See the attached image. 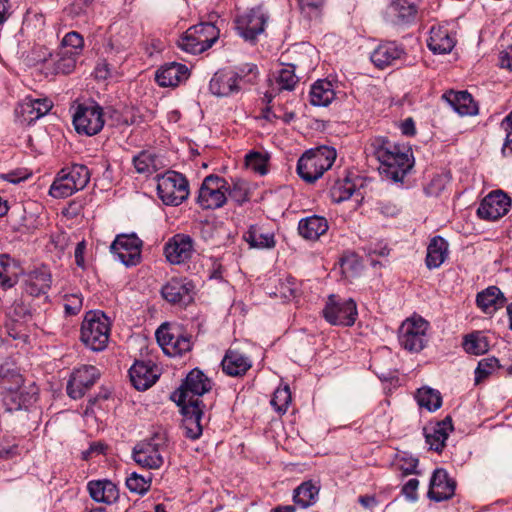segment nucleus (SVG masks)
<instances>
[{
  "label": "nucleus",
  "mask_w": 512,
  "mask_h": 512,
  "mask_svg": "<svg viewBox=\"0 0 512 512\" xmlns=\"http://www.w3.org/2000/svg\"><path fill=\"white\" fill-rule=\"evenodd\" d=\"M489 347V340L481 331L472 332L464 337L463 348L469 354H485Z\"/></svg>",
  "instance_id": "41"
},
{
  "label": "nucleus",
  "mask_w": 512,
  "mask_h": 512,
  "mask_svg": "<svg viewBox=\"0 0 512 512\" xmlns=\"http://www.w3.org/2000/svg\"><path fill=\"white\" fill-rule=\"evenodd\" d=\"M143 242L135 234L118 235L110 246L111 253L125 266H136L141 260Z\"/></svg>",
  "instance_id": "13"
},
{
  "label": "nucleus",
  "mask_w": 512,
  "mask_h": 512,
  "mask_svg": "<svg viewBox=\"0 0 512 512\" xmlns=\"http://www.w3.org/2000/svg\"><path fill=\"white\" fill-rule=\"evenodd\" d=\"M356 187V183L348 177H345L343 180H337L330 188L332 201L335 203H341L350 199L356 192Z\"/></svg>",
  "instance_id": "43"
},
{
  "label": "nucleus",
  "mask_w": 512,
  "mask_h": 512,
  "mask_svg": "<svg viewBox=\"0 0 512 512\" xmlns=\"http://www.w3.org/2000/svg\"><path fill=\"white\" fill-rule=\"evenodd\" d=\"M328 229L327 219L319 215L302 218L298 223L299 235L309 241L318 240Z\"/></svg>",
  "instance_id": "27"
},
{
  "label": "nucleus",
  "mask_w": 512,
  "mask_h": 512,
  "mask_svg": "<svg viewBox=\"0 0 512 512\" xmlns=\"http://www.w3.org/2000/svg\"><path fill=\"white\" fill-rule=\"evenodd\" d=\"M110 334V321L99 310L86 313L81 325V340L92 351H102L106 348Z\"/></svg>",
  "instance_id": "3"
},
{
  "label": "nucleus",
  "mask_w": 512,
  "mask_h": 512,
  "mask_svg": "<svg viewBox=\"0 0 512 512\" xmlns=\"http://www.w3.org/2000/svg\"><path fill=\"white\" fill-rule=\"evenodd\" d=\"M87 489L96 502L111 504L119 497L117 486L110 480H93L88 482Z\"/></svg>",
  "instance_id": "30"
},
{
  "label": "nucleus",
  "mask_w": 512,
  "mask_h": 512,
  "mask_svg": "<svg viewBox=\"0 0 512 512\" xmlns=\"http://www.w3.org/2000/svg\"><path fill=\"white\" fill-rule=\"evenodd\" d=\"M133 165L138 173L151 174L158 169V159L148 151H141L133 157Z\"/></svg>",
  "instance_id": "46"
},
{
  "label": "nucleus",
  "mask_w": 512,
  "mask_h": 512,
  "mask_svg": "<svg viewBox=\"0 0 512 512\" xmlns=\"http://www.w3.org/2000/svg\"><path fill=\"white\" fill-rule=\"evenodd\" d=\"M38 389L34 385L25 387L21 385V389L15 390L12 394L5 396L4 403L9 411L20 410L27 408L30 404L36 401Z\"/></svg>",
  "instance_id": "33"
},
{
  "label": "nucleus",
  "mask_w": 512,
  "mask_h": 512,
  "mask_svg": "<svg viewBox=\"0 0 512 512\" xmlns=\"http://www.w3.org/2000/svg\"><path fill=\"white\" fill-rule=\"evenodd\" d=\"M511 199L503 191L489 193L480 203L477 215L484 220H497L509 212Z\"/></svg>",
  "instance_id": "16"
},
{
  "label": "nucleus",
  "mask_w": 512,
  "mask_h": 512,
  "mask_svg": "<svg viewBox=\"0 0 512 512\" xmlns=\"http://www.w3.org/2000/svg\"><path fill=\"white\" fill-rule=\"evenodd\" d=\"M28 177L29 174L22 169L13 170L1 175L2 179L12 184H18L21 181L26 180Z\"/></svg>",
  "instance_id": "63"
},
{
  "label": "nucleus",
  "mask_w": 512,
  "mask_h": 512,
  "mask_svg": "<svg viewBox=\"0 0 512 512\" xmlns=\"http://www.w3.org/2000/svg\"><path fill=\"white\" fill-rule=\"evenodd\" d=\"M189 76L186 65L170 62L162 65L155 74V80L161 87H175Z\"/></svg>",
  "instance_id": "25"
},
{
  "label": "nucleus",
  "mask_w": 512,
  "mask_h": 512,
  "mask_svg": "<svg viewBox=\"0 0 512 512\" xmlns=\"http://www.w3.org/2000/svg\"><path fill=\"white\" fill-rule=\"evenodd\" d=\"M20 108L24 120L31 123L46 115L52 108V102L47 98H26Z\"/></svg>",
  "instance_id": "35"
},
{
  "label": "nucleus",
  "mask_w": 512,
  "mask_h": 512,
  "mask_svg": "<svg viewBox=\"0 0 512 512\" xmlns=\"http://www.w3.org/2000/svg\"><path fill=\"white\" fill-rule=\"evenodd\" d=\"M420 8V0H392L386 9L391 21L406 25L415 21Z\"/></svg>",
  "instance_id": "20"
},
{
  "label": "nucleus",
  "mask_w": 512,
  "mask_h": 512,
  "mask_svg": "<svg viewBox=\"0 0 512 512\" xmlns=\"http://www.w3.org/2000/svg\"><path fill=\"white\" fill-rule=\"evenodd\" d=\"M500 127L506 133L501 152L504 157H510L512 156V111L501 121Z\"/></svg>",
  "instance_id": "57"
},
{
  "label": "nucleus",
  "mask_w": 512,
  "mask_h": 512,
  "mask_svg": "<svg viewBox=\"0 0 512 512\" xmlns=\"http://www.w3.org/2000/svg\"><path fill=\"white\" fill-rule=\"evenodd\" d=\"M448 178L445 175L434 176L424 191L427 196L438 197L446 188Z\"/></svg>",
  "instance_id": "59"
},
{
  "label": "nucleus",
  "mask_w": 512,
  "mask_h": 512,
  "mask_svg": "<svg viewBox=\"0 0 512 512\" xmlns=\"http://www.w3.org/2000/svg\"><path fill=\"white\" fill-rule=\"evenodd\" d=\"M270 403L278 413H285L291 403V391L289 386L277 388Z\"/></svg>",
  "instance_id": "53"
},
{
  "label": "nucleus",
  "mask_w": 512,
  "mask_h": 512,
  "mask_svg": "<svg viewBox=\"0 0 512 512\" xmlns=\"http://www.w3.org/2000/svg\"><path fill=\"white\" fill-rule=\"evenodd\" d=\"M227 180L211 174L204 178L198 192L197 203L203 209H217L226 201Z\"/></svg>",
  "instance_id": "11"
},
{
  "label": "nucleus",
  "mask_w": 512,
  "mask_h": 512,
  "mask_svg": "<svg viewBox=\"0 0 512 512\" xmlns=\"http://www.w3.org/2000/svg\"><path fill=\"white\" fill-rule=\"evenodd\" d=\"M166 446L167 438L165 434L157 432L149 439L135 445L132 451V458L143 468L159 469L164 463L162 452Z\"/></svg>",
  "instance_id": "7"
},
{
  "label": "nucleus",
  "mask_w": 512,
  "mask_h": 512,
  "mask_svg": "<svg viewBox=\"0 0 512 512\" xmlns=\"http://www.w3.org/2000/svg\"><path fill=\"white\" fill-rule=\"evenodd\" d=\"M323 316L332 325L352 326L358 316L356 302L332 294L323 309Z\"/></svg>",
  "instance_id": "8"
},
{
  "label": "nucleus",
  "mask_w": 512,
  "mask_h": 512,
  "mask_svg": "<svg viewBox=\"0 0 512 512\" xmlns=\"http://www.w3.org/2000/svg\"><path fill=\"white\" fill-rule=\"evenodd\" d=\"M429 323L422 317L406 319L399 329V343L409 352H420L427 343Z\"/></svg>",
  "instance_id": "10"
},
{
  "label": "nucleus",
  "mask_w": 512,
  "mask_h": 512,
  "mask_svg": "<svg viewBox=\"0 0 512 512\" xmlns=\"http://www.w3.org/2000/svg\"><path fill=\"white\" fill-rule=\"evenodd\" d=\"M107 448H108V446L101 441L93 442L90 444L89 448L82 453L83 459L87 460L93 454H96V455L104 454L105 451L107 450Z\"/></svg>",
  "instance_id": "64"
},
{
  "label": "nucleus",
  "mask_w": 512,
  "mask_h": 512,
  "mask_svg": "<svg viewBox=\"0 0 512 512\" xmlns=\"http://www.w3.org/2000/svg\"><path fill=\"white\" fill-rule=\"evenodd\" d=\"M30 218H32V215L28 217L23 207H19L17 211L13 210L10 215L13 230L21 233L33 230L35 225L30 221Z\"/></svg>",
  "instance_id": "50"
},
{
  "label": "nucleus",
  "mask_w": 512,
  "mask_h": 512,
  "mask_svg": "<svg viewBox=\"0 0 512 512\" xmlns=\"http://www.w3.org/2000/svg\"><path fill=\"white\" fill-rule=\"evenodd\" d=\"M132 385L140 391L150 388L158 379V370L151 362L136 361L129 369Z\"/></svg>",
  "instance_id": "24"
},
{
  "label": "nucleus",
  "mask_w": 512,
  "mask_h": 512,
  "mask_svg": "<svg viewBox=\"0 0 512 512\" xmlns=\"http://www.w3.org/2000/svg\"><path fill=\"white\" fill-rule=\"evenodd\" d=\"M443 99L461 116L475 115L478 107L467 91H449L443 94Z\"/></svg>",
  "instance_id": "28"
},
{
  "label": "nucleus",
  "mask_w": 512,
  "mask_h": 512,
  "mask_svg": "<svg viewBox=\"0 0 512 512\" xmlns=\"http://www.w3.org/2000/svg\"><path fill=\"white\" fill-rule=\"evenodd\" d=\"M90 180L89 169L82 164L63 168L53 181L49 194L54 198H66L86 187Z\"/></svg>",
  "instance_id": "4"
},
{
  "label": "nucleus",
  "mask_w": 512,
  "mask_h": 512,
  "mask_svg": "<svg viewBox=\"0 0 512 512\" xmlns=\"http://www.w3.org/2000/svg\"><path fill=\"white\" fill-rule=\"evenodd\" d=\"M310 103L313 106L326 107L335 98L333 85L328 80L316 81L310 89Z\"/></svg>",
  "instance_id": "37"
},
{
  "label": "nucleus",
  "mask_w": 512,
  "mask_h": 512,
  "mask_svg": "<svg viewBox=\"0 0 512 512\" xmlns=\"http://www.w3.org/2000/svg\"><path fill=\"white\" fill-rule=\"evenodd\" d=\"M372 145L374 154L380 162V174L392 182H403L414 166L410 148L393 143L385 137L376 138Z\"/></svg>",
  "instance_id": "1"
},
{
  "label": "nucleus",
  "mask_w": 512,
  "mask_h": 512,
  "mask_svg": "<svg viewBox=\"0 0 512 512\" xmlns=\"http://www.w3.org/2000/svg\"><path fill=\"white\" fill-rule=\"evenodd\" d=\"M225 190L227 199L230 198L239 205L243 204L249 199L248 184L242 179L232 180L231 185L227 182V188Z\"/></svg>",
  "instance_id": "49"
},
{
  "label": "nucleus",
  "mask_w": 512,
  "mask_h": 512,
  "mask_svg": "<svg viewBox=\"0 0 512 512\" xmlns=\"http://www.w3.org/2000/svg\"><path fill=\"white\" fill-rule=\"evenodd\" d=\"M448 244L444 238L436 236L427 247L426 265L429 269L441 266L447 257Z\"/></svg>",
  "instance_id": "38"
},
{
  "label": "nucleus",
  "mask_w": 512,
  "mask_h": 512,
  "mask_svg": "<svg viewBox=\"0 0 512 512\" xmlns=\"http://www.w3.org/2000/svg\"><path fill=\"white\" fill-rule=\"evenodd\" d=\"M499 368V360L495 357L480 360L475 370V382L479 383Z\"/></svg>",
  "instance_id": "54"
},
{
  "label": "nucleus",
  "mask_w": 512,
  "mask_h": 512,
  "mask_svg": "<svg viewBox=\"0 0 512 512\" xmlns=\"http://www.w3.org/2000/svg\"><path fill=\"white\" fill-rule=\"evenodd\" d=\"M418 463L419 461L417 458L408 455H404L398 460L399 469L404 475L418 474Z\"/></svg>",
  "instance_id": "60"
},
{
  "label": "nucleus",
  "mask_w": 512,
  "mask_h": 512,
  "mask_svg": "<svg viewBox=\"0 0 512 512\" xmlns=\"http://www.w3.org/2000/svg\"><path fill=\"white\" fill-rule=\"evenodd\" d=\"M194 26L196 28V33L202 40V43H204L208 49L211 48L219 37L218 28L210 22H203Z\"/></svg>",
  "instance_id": "51"
},
{
  "label": "nucleus",
  "mask_w": 512,
  "mask_h": 512,
  "mask_svg": "<svg viewBox=\"0 0 512 512\" xmlns=\"http://www.w3.org/2000/svg\"><path fill=\"white\" fill-rule=\"evenodd\" d=\"M163 352L170 356H182L193 347L192 336L181 325L163 323L155 333Z\"/></svg>",
  "instance_id": "5"
},
{
  "label": "nucleus",
  "mask_w": 512,
  "mask_h": 512,
  "mask_svg": "<svg viewBox=\"0 0 512 512\" xmlns=\"http://www.w3.org/2000/svg\"><path fill=\"white\" fill-rule=\"evenodd\" d=\"M77 57L75 54H71L69 49H61L54 64L55 71L62 74L71 73L76 67Z\"/></svg>",
  "instance_id": "52"
},
{
  "label": "nucleus",
  "mask_w": 512,
  "mask_h": 512,
  "mask_svg": "<svg viewBox=\"0 0 512 512\" xmlns=\"http://www.w3.org/2000/svg\"><path fill=\"white\" fill-rule=\"evenodd\" d=\"M267 159L259 152H250L246 155V166L260 175L267 173Z\"/></svg>",
  "instance_id": "58"
},
{
  "label": "nucleus",
  "mask_w": 512,
  "mask_h": 512,
  "mask_svg": "<svg viewBox=\"0 0 512 512\" xmlns=\"http://www.w3.org/2000/svg\"><path fill=\"white\" fill-rule=\"evenodd\" d=\"M52 284V275L46 267H40L27 274L24 280V290L31 296L38 297L46 294Z\"/></svg>",
  "instance_id": "26"
},
{
  "label": "nucleus",
  "mask_w": 512,
  "mask_h": 512,
  "mask_svg": "<svg viewBox=\"0 0 512 512\" xmlns=\"http://www.w3.org/2000/svg\"><path fill=\"white\" fill-rule=\"evenodd\" d=\"M318 494L319 487L312 481H305L295 489L293 500L300 507L307 508L316 502Z\"/></svg>",
  "instance_id": "39"
},
{
  "label": "nucleus",
  "mask_w": 512,
  "mask_h": 512,
  "mask_svg": "<svg viewBox=\"0 0 512 512\" xmlns=\"http://www.w3.org/2000/svg\"><path fill=\"white\" fill-rule=\"evenodd\" d=\"M209 90L217 97H229L239 93L242 86L237 84L234 70L220 69L211 78Z\"/></svg>",
  "instance_id": "21"
},
{
  "label": "nucleus",
  "mask_w": 512,
  "mask_h": 512,
  "mask_svg": "<svg viewBox=\"0 0 512 512\" xmlns=\"http://www.w3.org/2000/svg\"><path fill=\"white\" fill-rule=\"evenodd\" d=\"M336 156V150L327 146L306 151L297 162V173L305 182L314 183L331 168Z\"/></svg>",
  "instance_id": "2"
},
{
  "label": "nucleus",
  "mask_w": 512,
  "mask_h": 512,
  "mask_svg": "<svg viewBox=\"0 0 512 512\" xmlns=\"http://www.w3.org/2000/svg\"><path fill=\"white\" fill-rule=\"evenodd\" d=\"M419 486V481L416 478L409 479L407 483L402 488V493L405 497L411 501H416L417 489Z\"/></svg>",
  "instance_id": "62"
},
{
  "label": "nucleus",
  "mask_w": 512,
  "mask_h": 512,
  "mask_svg": "<svg viewBox=\"0 0 512 512\" xmlns=\"http://www.w3.org/2000/svg\"><path fill=\"white\" fill-rule=\"evenodd\" d=\"M82 307V298L79 295L73 294L67 298V302L64 305L65 312L68 315H76L79 313Z\"/></svg>",
  "instance_id": "61"
},
{
  "label": "nucleus",
  "mask_w": 512,
  "mask_h": 512,
  "mask_svg": "<svg viewBox=\"0 0 512 512\" xmlns=\"http://www.w3.org/2000/svg\"><path fill=\"white\" fill-rule=\"evenodd\" d=\"M405 55L402 45L395 41H386L377 46L371 53L372 63L379 69H384L393 65L397 60Z\"/></svg>",
  "instance_id": "22"
},
{
  "label": "nucleus",
  "mask_w": 512,
  "mask_h": 512,
  "mask_svg": "<svg viewBox=\"0 0 512 512\" xmlns=\"http://www.w3.org/2000/svg\"><path fill=\"white\" fill-rule=\"evenodd\" d=\"M195 30V26L190 27L182 36L179 43L182 50L192 54L201 53L208 49L206 45L202 43L201 38Z\"/></svg>",
  "instance_id": "45"
},
{
  "label": "nucleus",
  "mask_w": 512,
  "mask_h": 512,
  "mask_svg": "<svg viewBox=\"0 0 512 512\" xmlns=\"http://www.w3.org/2000/svg\"><path fill=\"white\" fill-rule=\"evenodd\" d=\"M453 430L452 419L450 416L445 417L438 422L432 429V432L425 433L426 443L429 448L440 453L445 447V442L449 436V432Z\"/></svg>",
  "instance_id": "32"
},
{
  "label": "nucleus",
  "mask_w": 512,
  "mask_h": 512,
  "mask_svg": "<svg viewBox=\"0 0 512 512\" xmlns=\"http://www.w3.org/2000/svg\"><path fill=\"white\" fill-rule=\"evenodd\" d=\"M103 109L96 103L86 105L80 104L74 115L73 125L79 134L94 136L104 126Z\"/></svg>",
  "instance_id": "12"
},
{
  "label": "nucleus",
  "mask_w": 512,
  "mask_h": 512,
  "mask_svg": "<svg viewBox=\"0 0 512 512\" xmlns=\"http://www.w3.org/2000/svg\"><path fill=\"white\" fill-rule=\"evenodd\" d=\"M152 475L151 473H147V475H141L136 472H132L126 478V487L130 492L136 493L139 495H144L147 493L151 487Z\"/></svg>",
  "instance_id": "47"
},
{
  "label": "nucleus",
  "mask_w": 512,
  "mask_h": 512,
  "mask_svg": "<svg viewBox=\"0 0 512 512\" xmlns=\"http://www.w3.org/2000/svg\"><path fill=\"white\" fill-rule=\"evenodd\" d=\"M22 375L8 364L0 366V394L5 400L7 394H12L15 390L21 389L23 384Z\"/></svg>",
  "instance_id": "36"
},
{
  "label": "nucleus",
  "mask_w": 512,
  "mask_h": 512,
  "mask_svg": "<svg viewBox=\"0 0 512 512\" xmlns=\"http://www.w3.org/2000/svg\"><path fill=\"white\" fill-rule=\"evenodd\" d=\"M62 45V49H69L71 54L79 56L84 47V39L80 33L71 31L64 36Z\"/></svg>",
  "instance_id": "55"
},
{
  "label": "nucleus",
  "mask_w": 512,
  "mask_h": 512,
  "mask_svg": "<svg viewBox=\"0 0 512 512\" xmlns=\"http://www.w3.org/2000/svg\"><path fill=\"white\" fill-rule=\"evenodd\" d=\"M245 241L252 248H273L275 246V239L272 233H263L257 226H251L244 234Z\"/></svg>",
  "instance_id": "42"
},
{
  "label": "nucleus",
  "mask_w": 512,
  "mask_h": 512,
  "mask_svg": "<svg viewBox=\"0 0 512 512\" xmlns=\"http://www.w3.org/2000/svg\"><path fill=\"white\" fill-rule=\"evenodd\" d=\"M234 74L236 76V82L242 86L253 84L259 75L258 67L256 64L245 63L235 67Z\"/></svg>",
  "instance_id": "48"
},
{
  "label": "nucleus",
  "mask_w": 512,
  "mask_h": 512,
  "mask_svg": "<svg viewBox=\"0 0 512 512\" xmlns=\"http://www.w3.org/2000/svg\"><path fill=\"white\" fill-rule=\"evenodd\" d=\"M417 402L419 406L429 411H436L442 405V396L438 390L423 387L417 391Z\"/></svg>",
  "instance_id": "44"
},
{
  "label": "nucleus",
  "mask_w": 512,
  "mask_h": 512,
  "mask_svg": "<svg viewBox=\"0 0 512 512\" xmlns=\"http://www.w3.org/2000/svg\"><path fill=\"white\" fill-rule=\"evenodd\" d=\"M268 21V16L260 9H251L236 20L239 35L248 42L255 43L257 36L262 34Z\"/></svg>",
  "instance_id": "14"
},
{
  "label": "nucleus",
  "mask_w": 512,
  "mask_h": 512,
  "mask_svg": "<svg viewBox=\"0 0 512 512\" xmlns=\"http://www.w3.org/2000/svg\"><path fill=\"white\" fill-rule=\"evenodd\" d=\"M506 302V298L501 290L496 286H489L482 292L477 294V306L485 313H493L502 308Z\"/></svg>",
  "instance_id": "34"
},
{
  "label": "nucleus",
  "mask_w": 512,
  "mask_h": 512,
  "mask_svg": "<svg viewBox=\"0 0 512 512\" xmlns=\"http://www.w3.org/2000/svg\"><path fill=\"white\" fill-rule=\"evenodd\" d=\"M299 82V78L295 74V66L288 64L281 68L275 76L273 90L277 92L292 91Z\"/></svg>",
  "instance_id": "40"
},
{
  "label": "nucleus",
  "mask_w": 512,
  "mask_h": 512,
  "mask_svg": "<svg viewBox=\"0 0 512 512\" xmlns=\"http://www.w3.org/2000/svg\"><path fill=\"white\" fill-rule=\"evenodd\" d=\"M157 194L165 205L178 206L189 196L186 177L176 171L157 176Z\"/></svg>",
  "instance_id": "6"
},
{
  "label": "nucleus",
  "mask_w": 512,
  "mask_h": 512,
  "mask_svg": "<svg viewBox=\"0 0 512 512\" xmlns=\"http://www.w3.org/2000/svg\"><path fill=\"white\" fill-rule=\"evenodd\" d=\"M193 289V283L186 278H172L162 287L161 294L170 303H187Z\"/></svg>",
  "instance_id": "23"
},
{
  "label": "nucleus",
  "mask_w": 512,
  "mask_h": 512,
  "mask_svg": "<svg viewBox=\"0 0 512 512\" xmlns=\"http://www.w3.org/2000/svg\"><path fill=\"white\" fill-rule=\"evenodd\" d=\"M222 370L229 376L244 375L252 366L251 360L243 353L229 349L221 361Z\"/></svg>",
  "instance_id": "29"
},
{
  "label": "nucleus",
  "mask_w": 512,
  "mask_h": 512,
  "mask_svg": "<svg viewBox=\"0 0 512 512\" xmlns=\"http://www.w3.org/2000/svg\"><path fill=\"white\" fill-rule=\"evenodd\" d=\"M211 389V381L199 369L195 368L188 373L182 385L172 395L177 404L190 402H203L199 396Z\"/></svg>",
  "instance_id": "9"
},
{
  "label": "nucleus",
  "mask_w": 512,
  "mask_h": 512,
  "mask_svg": "<svg viewBox=\"0 0 512 512\" xmlns=\"http://www.w3.org/2000/svg\"><path fill=\"white\" fill-rule=\"evenodd\" d=\"M455 44L456 40L449 34L446 28L439 26L430 29L427 46L434 54L450 53Z\"/></svg>",
  "instance_id": "31"
},
{
  "label": "nucleus",
  "mask_w": 512,
  "mask_h": 512,
  "mask_svg": "<svg viewBox=\"0 0 512 512\" xmlns=\"http://www.w3.org/2000/svg\"><path fill=\"white\" fill-rule=\"evenodd\" d=\"M99 371L95 366L83 365L74 369L67 383V394L72 399H79L84 396L99 378Z\"/></svg>",
  "instance_id": "15"
},
{
  "label": "nucleus",
  "mask_w": 512,
  "mask_h": 512,
  "mask_svg": "<svg viewBox=\"0 0 512 512\" xmlns=\"http://www.w3.org/2000/svg\"><path fill=\"white\" fill-rule=\"evenodd\" d=\"M166 259L171 264H181L189 260L194 253V241L187 234H175L164 246Z\"/></svg>",
  "instance_id": "18"
},
{
  "label": "nucleus",
  "mask_w": 512,
  "mask_h": 512,
  "mask_svg": "<svg viewBox=\"0 0 512 512\" xmlns=\"http://www.w3.org/2000/svg\"><path fill=\"white\" fill-rule=\"evenodd\" d=\"M456 481L449 477L443 468L434 470L430 479L428 497L436 502L452 498L455 494Z\"/></svg>",
  "instance_id": "19"
},
{
  "label": "nucleus",
  "mask_w": 512,
  "mask_h": 512,
  "mask_svg": "<svg viewBox=\"0 0 512 512\" xmlns=\"http://www.w3.org/2000/svg\"><path fill=\"white\" fill-rule=\"evenodd\" d=\"M0 284L8 288L14 285L12 278V259L7 254L0 255Z\"/></svg>",
  "instance_id": "56"
},
{
  "label": "nucleus",
  "mask_w": 512,
  "mask_h": 512,
  "mask_svg": "<svg viewBox=\"0 0 512 512\" xmlns=\"http://www.w3.org/2000/svg\"><path fill=\"white\" fill-rule=\"evenodd\" d=\"M177 405L181 407L183 415L181 427L185 437L191 440L199 439L203 432L201 421L205 405L203 402H190Z\"/></svg>",
  "instance_id": "17"
}]
</instances>
